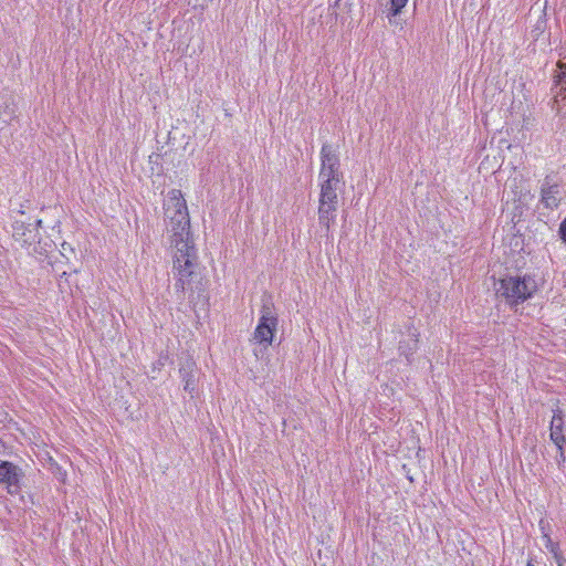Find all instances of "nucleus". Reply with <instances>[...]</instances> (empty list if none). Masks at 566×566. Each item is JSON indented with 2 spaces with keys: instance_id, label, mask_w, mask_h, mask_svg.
Listing matches in <instances>:
<instances>
[{
  "instance_id": "23",
  "label": "nucleus",
  "mask_w": 566,
  "mask_h": 566,
  "mask_svg": "<svg viewBox=\"0 0 566 566\" xmlns=\"http://www.w3.org/2000/svg\"><path fill=\"white\" fill-rule=\"evenodd\" d=\"M41 224H42V220L39 219V220L35 221V226L36 227H41Z\"/></svg>"
},
{
  "instance_id": "8",
  "label": "nucleus",
  "mask_w": 566,
  "mask_h": 566,
  "mask_svg": "<svg viewBox=\"0 0 566 566\" xmlns=\"http://www.w3.org/2000/svg\"><path fill=\"white\" fill-rule=\"evenodd\" d=\"M35 227L23 220H14L12 223V237L22 245H31L35 240Z\"/></svg>"
},
{
  "instance_id": "26",
  "label": "nucleus",
  "mask_w": 566,
  "mask_h": 566,
  "mask_svg": "<svg viewBox=\"0 0 566 566\" xmlns=\"http://www.w3.org/2000/svg\"><path fill=\"white\" fill-rule=\"evenodd\" d=\"M527 566H534L531 562L527 563Z\"/></svg>"
},
{
  "instance_id": "13",
  "label": "nucleus",
  "mask_w": 566,
  "mask_h": 566,
  "mask_svg": "<svg viewBox=\"0 0 566 566\" xmlns=\"http://www.w3.org/2000/svg\"><path fill=\"white\" fill-rule=\"evenodd\" d=\"M342 182H331L328 180L321 182V192L318 201L338 205L337 190Z\"/></svg>"
},
{
  "instance_id": "9",
  "label": "nucleus",
  "mask_w": 566,
  "mask_h": 566,
  "mask_svg": "<svg viewBox=\"0 0 566 566\" xmlns=\"http://www.w3.org/2000/svg\"><path fill=\"white\" fill-rule=\"evenodd\" d=\"M268 314H263L260 318V322L254 332V338L260 343H271L273 338V332L276 326V318L270 316Z\"/></svg>"
},
{
  "instance_id": "11",
  "label": "nucleus",
  "mask_w": 566,
  "mask_h": 566,
  "mask_svg": "<svg viewBox=\"0 0 566 566\" xmlns=\"http://www.w3.org/2000/svg\"><path fill=\"white\" fill-rule=\"evenodd\" d=\"M553 418L549 423V439L552 442H560L565 439V415L560 408L553 411Z\"/></svg>"
},
{
  "instance_id": "24",
  "label": "nucleus",
  "mask_w": 566,
  "mask_h": 566,
  "mask_svg": "<svg viewBox=\"0 0 566 566\" xmlns=\"http://www.w3.org/2000/svg\"><path fill=\"white\" fill-rule=\"evenodd\" d=\"M62 247L64 250H67V247H65V243H62Z\"/></svg>"
},
{
  "instance_id": "19",
  "label": "nucleus",
  "mask_w": 566,
  "mask_h": 566,
  "mask_svg": "<svg viewBox=\"0 0 566 566\" xmlns=\"http://www.w3.org/2000/svg\"><path fill=\"white\" fill-rule=\"evenodd\" d=\"M565 462H566V452L565 453H557V455H556V463H557L559 470H564Z\"/></svg>"
},
{
  "instance_id": "25",
  "label": "nucleus",
  "mask_w": 566,
  "mask_h": 566,
  "mask_svg": "<svg viewBox=\"0 0 566 566\" xmlns=\"http://www.w3.org/2000/svg\"><path fill=\"white\" fill-rule=\"evenodd\" d=\"M62 247L64 250H67V247H65V243H62Z\"/></svg>"
},
{
  "instance_id": "18",
  "label": "nucleus",
  "mask_w": 566,
  "mask_h": 566,
  "mask_svg": "<svg viewBox=\"0 0 566 566\" xmlns=\"http://www.w3.org/2000/svg\"><path fill=\"white\" fill-rule=\"evenodd\" d=\"M558 235H559L560 240L564 243H566V218L559 224Z\"/></svg>"
},
{
  "instance_id": "20",
  "label": "nucleus",
  "mask_w": 566,
  "mask_h": 566,
  "mask_svg": "<svg viewBox=\"0 0 566 566\" xmlns=\"http://www.w3.org/2000/svg\"><path fill=\"white\" fill-rule=\"evenodd\" d=\"M554 559L556 560L557 566H565L566 559L562 555L560 551L556 553V555H553Z\"/></svg>"
},
{
  "instance_id": "4",
  "label": "nucleus",
  "mask_w": 566,
  "mask_h": 566,
  "mask_svg": "<svg viewBox=\"0 0 566 566\" xmlns=\"http://www.w3.org/2000/svg\"><path fill=\"white\" fill-rule=\"evenodd\" d=\"M339 158L332 146L324 144L321 149V170L319 179L331 182H342L343 174L339 170Z\"/></svg>"
},
{
  "instance_id": "3",
  "label": "nucleus",
  "mask_w": 566,
  "mask_h": 566,
  "mask_svg": "<svg viewBox=\"0 0 566 566\" xmlns=\"http://www.w3.org/2000/svg\"><path fill=\"white\" fill-rule=\"evenodd\" d=\"M25 473L23 469L11 461H0V485L8 494L14 496L21 493Z\"/></svg>"
},
{
  "instance_id": "1",
  "label": "nucleus",
  "mask_w": 566,
  "mask_h": 566,
  "mask_svg": "<svg viewBox=\"0 0 566 566\" xmlns=\"http://www.w3.org/2000/svg\"><path fill=\"white\" fill-rule=\"evenodd\" d=\"M165 216L169 220L168 232L170 248L174 250L172 274L178 298L184 300L187 291H192V283L198 276L197 249L190 232V218L187 202L181 190L171 189L164 202Z\"/></svg>"
},
{
  "instance_id": "16",
  "label": "nucleus",
  "mask_w": 566,
  "mask_h": 566,
  "mask_svg": "<svg viewBox=\"0 0 566 566\" xmlns=\"http://www.w3.org/2000/svg\"><path fill=\"white\" fill-rule=\"evenodd\" d=\"M408 0H390V9L388 17H395L406 7Z\"/></svg>"
},
{
  "instance_id": "2",
  "label": "nucleus",
  "mask_w": 566,
  "mask_h": 566,
  "mask_svg": "<svg viewBox=\"0 0 566 566\" xmlns=\"http://www.w3.org/2000/svg\"><path fill=\"white\" fill-rule=\"evenodd\" d=\"M495 291L497 297L514 307L533 297L537 291V283L534 276L528 274L507 275L499 281Z\"/></svg>"
},
{
  "instance_id": "22",
  "label": "nucleus",
  "mask_w": 566,
  "mask_h": 566,
  "mask_svg": "<svg viewBox=\"0 0 566 566\" xmlns=\"http://www.w3.org/2000/svg\"><path fill=\"white\" fill-rule=\"evenodd\" d=\"M2 108H3V98L0 101V123H2V118H3Z\"/></svg>"
},
{
  "instance_id": "7",
  "label": "nucleus",
  "mask_w": 566,
  "mask_h": 566,
  "mask_svg": "<svg viewBox=\"0 0 566 566\" xmlns=\"http://www.w3.org/2000/svg\"><path fill=\"white\" fill-rule=\"evenodd\" d=\"M553 85L551 92L553 93V103L559 104L566 99V63L558 61L556 70L552 76Z\"/></svg>"
},
{
  "instance_id": "15",
  "label": "nucleus",
  "mask_w": 566,
  "mask_h": 566,
  "mask_svg": "<svg viewBox=\"0 0 566 566\" xmlns=\"http://www.w3.org/2000/svg\"><path fill=\"white\" fill-rule=\"evenodd\" d=\"M169 361V355L167 352H161L158 358L153 363L151 373L160 371L166 364Z\"/></svg>"
},
{
  "instance_id": "6",
  "label": "nucleus",
  "mask_w": 566,
  "mask_h": 566,
  "mask_svg": "<svg viewBox=\"0 0 566 566\" xmlns=\"http://www.w3.org/2000/svg\"><path fill=\"white\" fill-rule=\"evenodd\" d=\"M199 369L196 361L189 355L180 357L179 360V376L184 384V390L187 391L191 397L197 390L199 381Z\"/></svg>"
},
{
  "instance_id": "10",
  "label": "nucleus",
  "mask_w": 566,
  "mask_h": 566,
  "mask_svg": "<svg viewBox=\"0 0 566 566\" xmlns=\"http://www.w3.org/2000/svg\"><path fill=\"white\" fill-rule=\"evenodd\" d=\"M337 208L338 205L336 203L318 201V224L326 230V233L329 232L332 224L335 222Z\"/></svg>"
},
{
  "instance_id": "12",
  "label": "nucleus",
  "mask_w": 566,
  "mask_h": 566,
  "mask_svg": "<svg viewBox=\"0 0 566 566\" xmlns=\"http://www.w3.org/2000/svg\"><path fill=\"white\" fill-rule=\"evenodd\" d=\"M410 338L408 340H401L399 343V352L403 355L407 361L410 364L412 361V355L418 349L419 336L420 334L415 327L408 328Z\"/></svg>"
},
{
  "instance_id": "5",
  "label": "nucleus",
  "mask_w": 566,
  "mask_h": 566,
  "mask_svg": "<svg viewBox=\"0 0 566 566\" xmlns=\"http://www.w3.org/2000/svg\"><path fill=\"white\" fill-rule=\"evenodd\" d=\"M562 202V186L554 174L544 177L539 186V205L547 210H556Z\"/></svg>"
},
{
  "instance_id": "17",
  "label": "nucleus",
  "mask_w": 566,
  "mask_h": 566,
  "mask_svg": "<svg viewBox=\"0 0 566 566\" xmlns=\"http://www.w3.org/2000/svg\"><path fill=\"white\" fill-rule=\"evenodd\" d=\"M543 538L545 541V547L546 549L552 554V555H556L557 552L560 551L559 548V544L558 543H555L551 536L548 534H544L543 535Z\"/></svg>"
},
{
  "instance_id": "21",
  "label": "nucleus",
  "mask_w": 566,
  "mask_h": 566,
  "mask_svg": "<svg viewBox=\"0 0 566 566\" xmlns=\"http://www.w3.org/2000/svg\"><path fill=\"white\" fill-rule=\"evenodd\" d=\"M557 448V453H565L566 438L562 439L560 442H553Z\"/></svg>"
},
{
  "instance_id": "14",
  "label": "nucleus",
  "mask_w": 566,
  "mask_h": 566,
  "mask_svg": "<svg viewBox=\"0 0 566 566\" xmlns=\"http://www.w3.org/2000/svg\"><path fill=\"white\" fill-rule=\"evenodd\" d=\"M2 113H3L2 123L6 125L14 118L15 108L10 98H3Z\"/></svg>"
}]
</instances>
